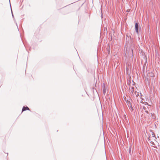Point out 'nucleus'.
Here are the masks:
<instances>
[{
	"mask_svg": "<svg viewBox=\"0 0 160 160\" xmlns=\"http://www.w3.org/2000/svg\"><path fill=\"white\" fill-rule=\"evenodd\" d=\"M102 92L103 93L104 95H105V94L106 93V90L105 88V84L104 83H103V84L102 85Z\"/></svg>",
	"mask_w": 160,
	"mask_h": 160,
	"instance_id": "nucleus-2",
	"label": "nucleus"
},
{
	"mask_svg": "<svg viewBox=\"0 0 160 160\" xmlns=\"http://www.w3.org/2000/svg\"><path fill=\"white\" fill-rule=\"evenodd\" d=\"M135 31L136 33L138 34L139 33L138 31V28H139V25L138 23V22H136L135 24Z\"/></svg>",
	"mask_w": 160,
	"mask_h": 160,
	"instance_id": "nucleus-1",
	"label": "nucleus"
},
{
	"mask_svg": "<svg viewBox=\"0 0 160 160\" xmlns=\"http://www.w3.org/2000/svg\"><path fill=\"white\" fill-rule=\"evenodd\" d=\"M150 115H151V117H152V118L153 119H155V116L154 114V113H151Z\"/></svg>",
	"mask_w": 160,
	"mask_h": 160,
	"instance_id": "nucleus-4",
	"label": "nucleus"
},
{
	"mask_svg": "<svg viewBox=\"0 0 160 160\" xmlns=\"http://www.w3.org/2000/svg\"><path fill=\"white\" fill-rule=\"evenodd\" d=\"M129 70V69L128 68H126V71H127V72H128V71Z\"/></svg>",
	"mask_w": 160,
	"mask_h": 160,
	"instance_id": "nucleus-15",
	"label": "nucleus"
},
{
	"mask_svg": "<svg viewBox=\"0 0 160 160\" xmlns=\"http://www.w3.org/2000/svg\"><path fill=\"white\" fill-rule=\"evenodd\" d=\"M145 111L146 112V113H147V114H148V112L147 110Z\"/></svg>",
	"mask_w": 160,
	"mask_h": 160,
	"instance_id": "nucleus-13",
	"label": "nucleus"
},
{
	"mask_svg": "<svg viewBox=\"0 0 160 160\" xmlns=\"http://www.w3.org/2000/svg\"><path fill=\"white\" fill-rule=\"evenodd\" d=\"M142 109H144L145 111L146 110V108L145 107H144V106H143V107H142Z\"/></svg>",
	"mask_w": 160,
	"mask_h": 160,
	"instance_id": "nucleus-9",
	"label": "nucleus"
},
{
	"mask_svg": "<svg viewBox=\"0 0 160 160\" xmlns=\"http://www.w3.org/2000/svg\"><path fill=\"white\" fill-rule=\"evenodd\" d=\"M136 96L137 97L139 95V93L138 92H137V93L136 94Z\"/></svg>",
	"mask_w": 160,
	"mask_h": 160,
	"instance_id": "nucleus-10",
	"label": "nucleus"
},
{
	"mask_svg": "<svg viewBox=\"0 0 160 160\" xmlns=\"http://www.w3.org/2000/svg\"><path fill=\"white\" fill-rule=\"evenodd\" d=\"M131 147H132V146H131V145L129 147V153L130 155H131Z\"/></svg>",
	"mask_w": 160,
	"mask_h": 160,
	"instance_id": "nucleus-5",
	"label": "nucleus"
},
{
	"mask_svg": "<svg viewBox=\"0 0 160 160\" xmlns=\"http://www.w3.org/2000/svg\"><path fill=\"white\" fill-rule=\"evenodd\" d=\"M127 104L128 105V106H129V105L130 106V105H131L132 104V103H131V102L130 101H128V102Z\"/></svg>",
	"mask_w": 160,
	"mask_h": 160,
	"instance_id": "nucleus-8",
	"label": "nucleus"
},
{
	"mask_svg": "<svg viewBox=\"0 0 160 160\" xmlns=\"http://www.w3.org/2000/svg\"><path fill=\"white\" fill-rule=\"evenodd\" d=\"M10 8H11V13H12H12H13V12H12V9L11 6V5L10 4Z\"/></svg>",
	"mask_w": 160,
	"mask_h": 160,
	"instance_id": "nucleus-12",
	"label": "nucleus"
},
{
	"mask_svg": "<svg viewBox=\"0 0 160 160\" xmlns=\"http://www.w3.org/2000/svg\"><path fill=\"white\" fill-rule=\"evenodd\" d=\"M133 93H134L135 94H136L137 93L136 91H134V92H133Z\"/></svg>",
	"mask_w": 160,
	"mask_h": 160,
	"instance_id": "nucleus-14",
	"label": "nucleus"
},
{
	"mask_svg": "<svg viewBox=\"0 0 160 160\" xmlns=\"http://www.w3.org/2000/svg\"><path fill=\"white\" fill-rule=\"evenodd\" d=\"M131 91L132 93H133V92H134V88L132 87L131 88Z\"/></svg>",
	"mask_w": 160,
	"mask_h": 160,
	"instance_id": "nucleus-7",
	"label": "nucleus"
},
{
	"mask_svg": "<svg viewBox=\"0 0 160 160\" xmlns=\"http://www.w3.org/2000/svg\"><path fill=\"white\" fill-rule=\"evenodd\" d=\"M130 83H131V82H130V83H128V85H130Z\"/></svg>",
	"mask_w": 160,
	"mask_h": 160,
	"instance_id": "nucleus-17",
	"label": "nucleus"
},
{
	"mask_svg": "<svg viewBox=\"0 0 160 160\" xmlns=\"http://www.w3.org/2000/svg\"><path fill=\"white\" fill-rule=\"evenodd\" d=\"M12 17L14 18V15H13V13L12 14Z\"/></svg>",
	"mask_w": 160,
	"mask_h": 160,
	"instance_id": "nucleus-16",
	"label": "nucleus"
},
{
	"mask_svg": "<svg viewBox=\"0 0 160 160\" xmlns=\"http://www.w3.org/2000/svg\"><path fill=\"white\" fill-rule=\"evenodd\" d=\"M150 132L152 133V137H155V138H156L155 137V135L154 133H153V132L152 131V130H150Z\"/></svg>",
	"mask_w": 160,
	"mask_h": 160,
	"instance_id": "nucleus-6",
	"label": "nucleus"
},
{
	"mask_svg": "<svg viewBox=\"0 0 160 160\" xmlns=\"http://www.w3.org/2000/svg\"><path fill=\"white\" fill-rule=\"evenodd\" d=\"M150 140V139L149 138H148V140Z\"/></svg>",
	"mask_w": 160,
	"mask_h": 160,
	"instance_id": "nucleus-18",
	"label": "nucleus"
},
{
	"mask_svg": "<svg viewBox=\"0 0 160 160\" xmlns=\"http://www.w3.org/2000/svg\"><path fill=\"white\" fill-rule=\"evenodd\" d=\"M26 110L30 111V109L27 106H23L22 109V112L25 111Z\"/></svg>",
	"mask_w": 160,
	"mask_h": 160,
	"instance_id": "nucleus-3",
	"label": "nucleus"
},
{
	"mask_svg": "<svg viewBox=\"0 0 160 160\" xmlns=\"http://www.w3.org/2000/svg\"><path fill=\"white\" fill-rule=\"evenodd\" d=\"M130 108H131V109H132V110H133V108L132 107V104L131 105H130Z\"/></svg>",
	"mask_w": 160,
	"mask_h": 160,
	"instance_id": "nucleus-11",
	"label": "nucleus"
}]
</instances>
